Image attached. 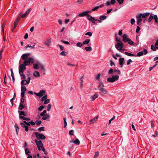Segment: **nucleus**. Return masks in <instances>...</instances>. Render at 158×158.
Segmentation results:
<instances>
[{
	"instance_id": "774afa93",
	"label": "nucleus",
	"mask_w": 158,
	"mask_h": 158,
	"mask_svg": "<svg viewBox=\"0 0 158 158\" xmlns=\"http://www.w3.org/2000/svg\"><path fill=\"white\" fill-rule=\"evenodd\" d=\"M119 4H122L124 1V0H116Z\"/></svg>"
},
{
	"instance_id": "de8ad7c7",
	"label": "nucleus",
	"mask_w": 158,
	"mask_h": 158,
	"mask_svg": "<svg viewBox=\"0 0 158 158\" xmlns=\"http://www.w3.org/2000/svg\"><path fill=\"white\" fill-rule=\"evenodd\" d=\"M99 154V152H95V154L94 155V158H97Z\"/></svg>"
},
{
	"instance_id": "f03ea898",
	"label": "nucleus",
	"mask_w": 158,
	"mask_h": 158,
	"mask_svg": "<svg viewBox=\"0 0 158 158\" xmlns=\"http://www.w3.org/2000/svg\"><path fill=\"white\" fill-rule=\"evenodd\" d=\"M98 87L99 90L102 93L105 94H108V91L104 88V85L101 81H99Z\"/></svg>"
},
{
	"instance_id": "e2e57ef3",
	"label": "nucleus",
	"mask_w": 158,
	"mask_h": 158,
	"mask_svg": "<svg viewBox=\"0 0 158 158\" xmlns=\"http://www.w3.org/2000/svg\"><path fill=\"white\" fill-rule=\"evenodd\" d=\"M135 22V20L134 19H131V23L132 25L134 24Z\"/></svg>"
},
{
	"instance_id": "13d9d810",
	"label": "nucleus",
	"mask_w": 158,
	"mask_h": 158,
	"mask_svg": "<svg viewBox=\"0 0 158 158\" xmlns=\"http://www.w3.org/2000/svg\"><path fill=\"white\" fill-rule=\"evenodd\" d=\"M92 33L91 32H89L85 33V35H89L90 37L92 35Z\"/></svg>"
},
{
	"instance_id": "a211bd4d",
	"label": "nucleus",
	"mask_w": 158,
	"mask_h": 158,
	"mask_svg": "<svg viewBox=\"0 0 158 158\" xmlns=\"http://www.w3.org/2000/svg\"><path fill=\"white\" fill-rule=\"evenodd\" d=\"M98 116H97L94 117L93 119H91L89 121L90 124L94 123L98 119Z\"/></svg>"
},
{
	"instance_id": "4be33fe9",
	"label": "nucleus",
	"mask_w": 158,
	"mask_h": 158,
	"mask_svg": "<svg viewBox=\"0 0 158 158\" xmlns=\"http://www.w3.org/2000/svg\"><path fill=\"white\" fill-rule=\"evenodd\" d=\"M150 15L149 12H147L142 14V18L146 19Z\"/></svg>"
},
{
	"instance_id": "2f4dec72",
	"label": "nucleus",
	"mask_w": 158,
	"mask_h": 158,
	"mask_svg": "<svg viewBox=\"0 0 158 158\" xmlns=\"http://www.w3.org/2000/svg\"><path fill=\"white\" fill-rule=\"evenodd\" d=\"M153 14H151V15L149 18L148 19V22H150L152 20L153 18V17L152 15Z\"/></svg>"
},
{
	"instance_id": "ddd939ff",
	"label": "nucleus",
	"mask_w": 158,
	"mask_h": 158,
	"mask_svg": "<svg viewBox=\"0 0 158 158\" xmlns=\"http://www.w3.org/2000/svg\"><path fill=\"white\" fill-rule=\"evenodd\" d=\"M87 17H89V18L87 19L88 20H89V21H91L93 23L95 24V20H97V19H95L90 15H88Z\"/></svg>"
},
{
	"instance_id": "39448f33",
	"label": "nucleus",
	"mask_w": 158,
	"mask_h": 158,
	"mask_svg": "<svg viewBox=\"0 0 158 158\" xmlns=\"http://www.w3.org/2000/svg\"><path fill=\"white\" fill-rule=\"evenodd\" d=\"M35 141L37 146L38 150L40 151L41 150V149H42L44 147L42 141L40 140H38V139H35Z\"/></svg>"
},
{
	"instance_id": "393cba45",
	"label": "nucleus",
	"mask_w": 158,
	"mask_h": 158,
	"mask_svg": "<svg viewBox=\"0 0 158 158\" xmlns=\"http://www.w3.org/2000/svg\"><path fill=\"white\" fill-rule=\"evenodd\" d=\"M50 118V116L48 114H45L43 116L42 119L43 120H45L48 118Z\"/></svg>"
},
{
	"instance_id": "69168bd1",
	"label": "nucleus",
	"mask_w": 158,
	"mask_h": 158,
	"mask_svg": "<svg viewBox=\"0 0 158 158\" xmlns=\"http://www.w3.org/2000/svg\"><path fill=\"white\" fill-rule=\"evenodd\" d=\"M50 102V99H47L44 101V104H46L49 103Z\"/></svg>"
},
{
	"instance_id": "0e129e2a",
	"label": "nucleus",
	"mask_w": 158,
	"mask_h": 158,
	"mask_svg": "<svg viewBox=\"0 0 158 158\" xmlns=\"http://www.w3.org/2000/svg\"><path fill=\"white\" fill-rule=\"evenodd\" d=\"M44 106H41L40 107H39L38 108V110L40 111H41L43 109H44Z\"/></svg>"
},
{
	"instance_id": "4468645a",
	"label": "nucleus",
	"mask_w": 158,
	"mask_h": 158,
	"mask_svg": "<svg viewBox=\"0 0 158 158\" xmlns=\"http://www.w3.org/2000/svg\"><path fill=\"white\" fill-rule=\"evenodd\" d=\"M119 64L121 65V67L122 68L123 67V65L125 62L124 59L123 58H119Z\"/></svg>"
},
{
	"instance_id": "6ab92c4d",
	"label": "nucleus",
	"mask_w": 158,
	"mask_h": 158,
	"mask_svg": "<svg viewBox=\"0 0 158 158\" xmlns=\"http://www.w3.org/2000/svg\"><path fill=\"white\" fill-rule=\"evenodd\" d=\"M21 17H20V15L16 19L15 22L14 23V27H15L18 24V22L19 20V19L21 18Z\"/></svg>"
},
{
	"instance_id": "f704fd0d",
	"label": "nucleus",
	"mask_w": 158,
	"mask_h": 158,
	"mask_svg": "<svg viewBox=\"0 0 158 158\" xmlns=\"http://www.w3.org/2000/svg\"><path fill=\"white\" fill-rule=\"evenodd\" d=\"M64 125V128H65L67 125V123L66 122V118H63Z\"/></svg>"
},
{
	"instance_id": "473e14b6",
	"label": "nucleus",
	"mask_w": 158,
	"mask_h": 158,
	"mask_svg": "<svg viewBox=\"0 0 158 158\" xmlns=\"http://www.w3.org/2000/svg\"><path fill=\"white\" fill-rule=\"evenodd\" d=\"M27 90V89L25 86H22L21 87V92H25Z\"/></svg>"
},
{
	"instance_id": "c756f323",
	"label": "nucleus",
	"mask_w": 158,
	"mask_h": 158,
	"mask_svg": "<svg viewBox=\"0 0 158 158\" xmlns=\"http://www.w3.org/2000/svg\"><path fill=\"white\" fill-rule=\"evenodd\" d=\"M20 119H23V120H25L27 121H29L30 120V119L29 118H26L23 116H20Z\"/></svg>"
},
{
	"instance_id": "8fccbe9b",
	"label": "nucleus",
	"mask_w": 158,
	"mask_h": 158,
	"mask_svg": "<svg viewBox=\"0 0 158 158\" xmlns=\"http://www.w3.org/2000/svg\"><path fill=\"white\" fill-rule=\"evenodd\" d=\"M151 49L153 51H155L156 50V48L154 45H152L151 46Z\"/></svg>"
},
{
	"instance_id": "412c9836",
	"label": "nucleus",
	"mask_w": 158,
	"mask_h": 158,
	"mask_svg": "<svg viewBox=\"0 0 158 158\" xmlns=\"http://www.w3.org/2000/svg\"><path fill=\"white\" fill-rule=\"evenodd\" d=\"M18 113H19V117H20V116H22V115H23L25 116H26L27 115V114H26V113L25 112L23 111H18Z\"/></svg>"
},
{
	"instance_id": "09e8293b",
	"label": "nucleus",
	"mask_w": 158,
	"mask_h": 158,
	"mask_svg": "<svg viewBox=\"0 0 158 158\" xmlns=\"http://www.w3.org/2000/svg\"><path fill=\"white\" fill-rule=\"evenodd\" d=\"M141 17H142V14L141 13H139L138 15L136 16V17L137 19L141 18Z\"/></svg>"
},
{
	"instance_id": "e433bc0d",
	"label": "nucleus",
	"mask_w": 158,
	"mask_h": 158,
	"mask_svg": "<svg viewBox=\"0 0 158 158\" xmlns=\"http://www.w3.org/2000/svg\"><path fill=\"white\" fill-rule=\"evenodd\" d=\"M47 96L46 95H45L41 99V101H44L47 99Z\"/></svg>"
},
{
	"instance_id": "c03bdc74",
	"label": "nucleus",
	"mask_w": 158,
	"mask_h": 158,
	"mask_svg": "<svg viewBox=\"0 0 158 158\" xmlns=\"http://www.w3.org/2000/svg\"><path fill=\"white\" fill-rule=\"evenodd\" d=\"M52 107V105L50 104H49L48 106L47 110L48 111H49L50 110V109Z\"/></svg>"
},
{
	"instance_id": "6e6d98bb",
	"label": "nucleus",
	"mask_w": 158,
	"mask_h": 158,
	"mask_svg": "<svg viewBox=\"0 0 158 158\" xmlns=\"http://www.w3.org/2000/svg\"><path fill=\"white\" fill-rule=\"evenodd\" d=\"M138 20L137 22V24L138 25H139V23L142 21V19L141 18L138 19Z\"/></svg>"
},
{
	"instance_id": "bb28decb",
	"label": "nucleus",
	"mask_w": 158,
	"mask_h": 158,
	"mask_svg": "<svg viewBox=\"0 0 158 158\" xmlns=\"http://www.w3.org/2000/svg\"><path fill=\"white\" fill-rule=\"evenodd\" d=\"M39 64H33V67L34 69H39Z\"/></svg>"
},
{
	"instance_id": "a878e982",
	"label": "nucleus",
	"mask_w": 158,
	"mask_h": 158,
	"mask_svg": "<svg viewBox=\"0 0 158 158\" xmlns=\"http://www.w3.org/2000/svg\"><path fill=\"white\" fill-rule=\"evenodd\" d=\"M90 40L89 39H87L85 40L83 42V45L85 44H87L88 45H89V44H88L90 42Z\"/></svg>"
},
{
	"instance_id": "f257e3e1",
	"label": "nucleus",
	"mask_w": 158,
	"mask_h": 158,
	"mask_svg": "<svg viewBox=\"0 0 158 158\" xmlns=\"http://www.w3.org/2000/svg\"><path fill=\"white\" fill-rule=\"evenodd\" d=\"M30 53L24 54L21 56L22 59L24 60L23 63L20 64V61L19 62V72L21 78H24V75L23 74L24 71L26 69V66L30 65L31 63H33L34 60L33 58H28V56L30 55Z\"/></svg>"
},
{
	"instance_id": "72a5a7b5",
	"label": "nucleus",
	"mask_w": 158,
	"mask_h": 158,
	"mask_svg": "<svg viewBox=\"0 0 158 158\" xmlns=\"http://www.w3.org/2000/svg\"><path fill=\"white\" fill-rule=\"evenodd\" d=\"M67 54V52L65 51H62L60 53V55L64 56H66Z\"/></svg>"
},
{
	"instance_id": "864d4df0",
	"label": "nucleus",
	"mask_w": 158,
	"mask_h": 158,
	"mask_svg": "<svg viewBox=\"0 0 158 158\" xmlns=\"http://www.w3.org/2000/svg\"><path fill=\"white\" fill-rule=\"evenodd\" d=\"M153 19L155 20L156 22L157 23L158 22V18L157 15H155L153 17Z\"/></svg>"
},
{
	"instance_id": "052dcab7",
	"label": "nucleus",
	"mask_w": 158,
	"mask_h": 158,
	"mask_svg": "<svg viewBox=\"0 0 158 158\" xmlns=\"http://www.w3.org/2000/svg\"><path fill=\"white\" fill-rule=\"evenodd\" d=\"M44 127H41L38 128V131H44Z\"/></svg>"
},
{
	"instance_id": "79ce46f5",
	"label": "nucleus",
	"mask_w": 158,
	"mask_h": 158,
	"mask_svg": "<svg viewBox=\"0 0 158 158\" xmlns=\"http://www.w3.org/2000/svg\"><path fill=\"white\" fill-rule=\"evenodd\" d=\"M101 76V74L100 73L98 74L97 76L96 77V79L97 80L100 81V77Z\"/></svg>"
},
{
	"instance_id": "aec40b11",
	"label": "nucleus",
	"mask_w": 158,
	"mask_h": 158,
	"mask_svg": "<svg viewBox=\"0 0 158 158\" xmlns=\"http://www.w3.org/2000/svg\"><path fill=\"white\" fill-rule=\"evenodd\" d=\"M116 69H110L108 72V73L109 74H114V73H115Z\"/></svg>"
},
{
	"instance_id": "603ef678",
	"label": "nucleus",
	"mask_w": 158,
	"mask_h": 158,
	"mask_svg": "<svg viewBox=\"0 0 158 158\" xmlns=\"http://www.w3.org/2000/svg\"><path fill=\"white\" fill-rule=\"evenodd\" d=\"M15 128L17 134H18V130L19 129V128L16 125H15Z\"/></svg>"
},
{
	"instance_id": "5fc2aeb1",
	"label": "nucleus",
	"mask_w": 158,
	"mask_h": 158,
	"mask_svg": "<svg viewBox=\"0 0 158 158\" xmlns=\"http://www.w3.org/2000/svg\"><path fill=\"white\" fill-rule=\"evenodd\" d=\"M35 94L37 96H39L40 97H41L43 95V94H42L40 92H39L38 93H35Z\"/></svg>"
},
{
	"instance_id": "cd10ccee",
	"label": "nucleus",
	"mask_w": 158,
	"mask_h": 158,
	"mask_svg": "<svg viewBox=\"0 0 158 158\" xmlns=\"http://www.w3.org/2000/svg\"><path fill=\"white\" fill-rule=\"evenodd\" d=\"M85 49L87 52H90L92 51V48L91 47H86L85 48Z\"/></svg>"
},
{
	"instance_id": "ea45409f",
	"label": "nucleus",
	"mask_w": 158,
	"mask_h": 158,
	"mask_svg": "<svg viewBox=\"0 0 158 158\" xmlns=\"http://www.w3.org/2000/svg\"><path fill=\"white\" fill-rule=\"evenodd\" d=\"M25 151L26 154L27 155H29L30 153L29 151L28 148H26L25 149Z\"/></svg>"
},
{
	"instance_id": "2eb2a0df",
	"label": "nucleus",
	"mask_w": 158,
	"mask_h": 158,
	"mask_svg": "<svg viewBox=\"0 0 158 158\" xmlns=\"http://www.w3.org/2000/svg\"><path fill=\"white\" fill-rule=\"evenodd\" d=\"M70 143H73L76 145H79L80 143L79 140L77 138L74 141H69Z\"/></svg>"
},
{
	"instance_id": "b1692460",
	"label": "nucleus",
	"mask_w": 158,
	"mask_h": 158,
	"mask_svg": "<svg viewBox=\"0 0 158 158\" xmlns=\"http://www.w3.org/2000/svg\"><path fill=\"white\" fill-rule=\"evenodd\" d=\"M33 76L35 77H38L40 76V74L38 72L35 71L33 73Z\"/></svg>"
},
{
	"instance_id": "bf43d9fd",
	"label": "nucleus",
	"mask_w": 158,
	"mask_h": 158,
	"mask_svg": "<svg viewBox=\"0 0 158 158\" xmlns=\"http://www.w3.org/2000/svg\"><path fill=\"white\" fill-rule=\"evenodd\" d=\"M41 121H39V120H37L35 122V123L37 125H39L41 123Z\"/></svg>"
},
{
	"instance_id": "3c124183",
	"label": "nucleus",
	"mask_w": 158,
	"mask_h": 158,
	"mask_svg": "<svg viewBox=\"0 0 158 158\" xmlns=\"http://www.w3.org/2000/svg\"><path fill=\"white\" fill-rule=\"evenodd\" d=\"M46 113V110H44L43 112L40 114V115L41 116H43L45 115V114Z\"/></svg>"
},
{
	"instance_id": "c9c22d12",
	"label": "nucleus",
	"mask_w": 158,
	"mask_h": 158,
	"mask_svg": "<svg viewBox=\"0 0 158 158\" xmlns=\"http://www.w3.org/2000/svg\"><path fill=\"white\" fill-rule=\"evenodd\" d=\"M83 45V43L78 42L76 44L77 46L79 47H81Z\"/></svg>"
},
{
	"instance_id": "a19ab883",
	"label": "nucleus",
	"mask_w": 158,
	"mask_h": 158,
	"mask_svg": "<svg viewBox=\"0 0 158 158\" xmlns=\"http://www.w3.org/2000/svg\"><path fill=\"white\" fill-rule=\"evenodd\" d=\"M24 107V105L22 103H20L19 108L20 110H22Z\"/></svg>"
},
{
	"instance_id": "58836bf2",
	"label": "nucleus",
	"mask_w": 158,
	"mask_h": 158,
	"mask_svg": "<svg viewBox=\"0 0 158 158\" xmlns=\"http://www.w3.org/2000/svg\"><path fill=\"white\" fill-rule=\"evenodd\" d=\"M39 65L40 66H41V69L42 70L44 71H45V69L44 68V66L42 64L40 63H39Z\"/></svg>"
},
{
	"instance_id": "1a4fd4ad",
	"label": "nucleus",
	"mask_w": 158,
	"mask_h": 158,
	"mask_svg": "<svg viewBox=\"0 0 158 158\" xmlns=\"http://www.w3.org/2000/svg\"><path fill=\"white\" fill-rule=\"evenodd\" d=\"M27 123V122H26V121H24L23 123H20L21 125L23 127L25 128V131H28L29 130V128L26 125Z\"/></svg>"
},
{
	"instance_id": "20e7f679",
	"label": "nucleus",
	"mask_w": 158,
	"mask_h": 158,
	"mask_svg": "<svg viewBox=\"0 0 158 158\" xmlns=\"http://www.w3.org/2000/svg\"><path fill=\"white\" fill-rule=\"evenodd\" d=\"M119 78L118 76L113 75L111 77H109L107 79V81L110 82H114L118 80Z\"/></svg>"
},
{
	"instance_id": "0eeeda50",
	"label": "nucleus",
	"mask_w": 158,
	"mask_h": 158,
	"mask_svg": "<svg viewBox=\"0 0 158 158\" xmlns=\"http://www.w3.org/2000/svg\"><path fill=\"white\" fill-rule=\"evenodd\" d=\"M35 135L36 137L39 139L44 140L46 138V137L44 135L40 134L38 132H35Z\"/></svg>"
},
{
	"instance_id": "f8f14e48",
	"label": "nucleus",
	"mask_w": 158,
	"mask_h": 158,
	"mask_svg": "<svg viewBox=\"0 0 158 158\" xmlns=\"http://www.w3.org/2000/svg\"><path fill=\"white\" fill-rule=\"evenodd\" d=\"M51 39L50 38L47 39L44 43L45 45L48 47L49 46L51 43Z\"/></svg>"
},
{
	"instance_id": "423d86ee",
	"label": "nucleus",
	"mask_w": 158,
	"mask_h": 158,
	"mask_svg": "<svg viewBox=\"0 0 158 158\" xmlns=\"http://www.w3.org/2000/svg\"><path fill=\"white\" fill-rule=\"evenodd\" d=\"M123 46V44L121 41H119L118 42H117L115 45V48L120 52H121V51L122 50Z\"/></svg>"
},
{
	"instance_id": "4c0bfd02",
	"label": "nucleus",
	"mask_w": 158,
	"mask_h": 158,
	"mask_svg": "<svg viewBox=\"0 0 158 158\" xmlns=\"http://www.w3.org/2000/svg\"><path fill=\"white\" fill-rule=\"evenodd\" d=\"M124 54L127 55L129 56H134V55L133 54H131V53H128L127 52H124Z\"/></svg>"
},
{
	"instance_id": "7c9ffc66",
	"label": "nucleus",
	"mask_w": 158,
	"mask_h": 158,
	"mask_svg": "<svg viewBox=\"0 0 158 158\" xmlns=\"http://www.w3.org/2000/svg\"><path fill=\"white\" fill-rule=\"evenodd\" d=\"M106 16L104 15L101 16L99 17V19L102 20L106 19Z\"/></svg>"
},
{
	"instance_id": "a18cd8bd",
	"label": "nucleus",
	"mask_w": 158,
	"mask_h": 158,
	"mask_svg": "<svg viewBox=\"0 0 158 158\" xmlns=\"http://www.w3.org/2000/svg\"><path fill=\"white\" fill-rule=\"evenodd\" d=\"M5 23H3L2 27V31H3V34H4V28L5 27Z\"/></svg>"
},
{
	"instance_id": "9b49d317",
	"label": "nucleus",
	"mask_w": 158,
	"mask_h": 158,
	"mask_svg": "<svg viewBox=\"0 0 158 158\" xmlns=\"http://www.w3.org/2000/svg\"><path fill=\"white\" fill-rule=\"evenodd\" d=\"M116 2L115 0H111L110 1H107L105 3V5L107 6H109L110 4H114Z\"/></svg>"
},
{
	"instance_id": "4d7b16f0",
	"label": "nucleus",
	"mask_w": 158,
	"mask_h": 158,
	"mask_svg": "<svg viewBox=\"0 0 158 158\" xmlns=\"http://www.w3.org/2000/svg\"><path fill=\"white\" fill-rule=\"evenodd\" d=\"M155 46L156 48L157 49H158V40H156V43L155 44Z\"/></svg>"
},
{
	"instance_id": "f3484780",
	"label": "nucleus",
	"mask_w": 158,
	"mask_h": 158,
	"mask_svg": "<svg viewBox=\"0 0 158 158\" xmlns=\"http://www.w3.org/2000/svg\"><path fill=\"white\" fill-rule=\"evenodd\" d=\"M123 37V42L124 43H126L127 42V35L126 34H123L122 36Z\"/></svg>"
},
{
	"instance_id": "6e6552de",
	"label": "nucleus",
	"mask_w": 158,
	"mask_h": 158,
	"mask_svg": "<svg viewBox=\"0 0 158 158\" xmlns=\"http://www.w3.org/2000/svg\"><path fill=\"white\" fill-rule=\"evenodd\" d=\"M148 53V51L147 49H144L143 51L139 52L137 54L136 56H140L143 55H145Z\"/></svg>"
},
{
	"instance_id": "9d476101",
	"label": "nucleus",
	"mask_w": 158,
	"mask_h": 158,
	"mask_svg": "<svg viewBox=\"0 0 158 158\" xmlns=\"http://www.w3.org/2000/svg\"><path fill=\"white\" fill-rule=\"evenodd\" d=\"M90 11L89 10H87L83 12L82 13H80L79 15V17H83L85 16H87L88 15H88V14L90 12Z\"/></svg>"
},
{
	"instance_id": "680f3d73",
	"label": "nucleus",
	"mask_w": 158,
	"mask_h": 158,
	"mask_svg": "<svg viewBox=\"0 0 158 158\" xmlns=\"http://www.w3.org/2000/svg\"><path fill=\"white\" fill-rule=\"evenodd\" d=\"M98 8H99L98 6H96L94 7V8H92V10L93 11H96V10H97Z\"/></svg>"
},
{
	"instance_id": "338daca9",
	"label": "nucleus",
	"mask_w": 158,
	"mask_h": 158,
	"mask_svg": "<svg viewBox=\"0 0 158 158\" xmlns=\"http://www.w3.org/2000/svg\"><path fill=\"white\" fill-rule=\"evenodd\" d=\"M58 46L60 47L61 50H63L64 49V47L62 46L59 44H58Z\"/></svg>"
},
{
	"instance_id": "5701e85b",
	"label": "nucleus",
	"mask_w": 158,
	"mask_h": 158,
	"mask_svg": "<svg viewBox=\"0 0 158 158\" xmlns=\"http://www.w3.org/2000/svg\"><path fill=\"white\" fill-rule=\"evenodd\" d=\"M98 96V94H95L94 95L92 96L90 98V99L92 100H94Z\"/></svg>"
},
{
	"instance_id": "37998d69",
	"label": "nucleus",
	"mask_w": 158,
	"mask_h": 158,
	"mask_svg": "<svg viewBox=\"0 0 158 158\" xmlns=\"http://www.w3.org/2000/svg\"><path fill=\"white\" fill-rule=\"evenodd\" d=\"M25 47H26V49H27L28 47L30 48L31 49H33V48H35V45H34L33 46H29L28 45H27V46H26Z\"/></svg>"
},
{
	"instance_id": "49530a36",
	"label": "nucleus",
	"mask_w": 158,
	"mask_h": 158,
	"mask_svg": "<svg viewBox=\"0 0 158 158\" xmlns=\"http://www.w3.org/2000/svg\"><path fill=\"white\" fill-rule=\"evenodd\" d=\"M74 131L73 130H70L69 132V134L71 135H74Z\"/></svg>"
},
{
	"instance_id": "dca6fc26",
	"label": "nucleus",
	"mask_w": 158,
	"mask_h": 158,
	"mask_svg": "<svg viewBox=\"0 0 158 158\" xmlns=\"http://www.w3.org/2000/svg\"><path fill=\"white\" fill-rule=\"evenodd\" d=\"M31 8L29 9L24 14L22 15L21 16V18H24L25 17L26 15L28 14L31 11Z\"/></svg>"
},
{
	"instance_id": "c85d7f7f",
	"label": "nucleus",
	"mask_w": 158,
	"mask_h": 158,
	"mask_svg": "<svg viewBox=\"0 0 158 158\" xmlns=\"http://www.w3.org/2000/svg\"><path fill=\"white\" fill-rule=\"evenodd\" d=\"M127 40V42L128 44L130 45H132L134 43V42L131 40V39L130 38H128Z\"/></svg>"
},
{
	"instance_id": "7ed1b4c3",
	"label": "nucleus",
	"mask_w": 158,
	"mask_h": 158,
	"mask_svg": "<svg viewBox=\"0 0 158 158\" xmlns=\"http://www.w3.org/2000/svg\"><path fill=\"white\" fill-rule=\"evenodd\" d=\"M30 73H28V74L27 75V80H26L27 78L25 76H24V78H21V79L22 80L21 82V85H26L29 83L31 80V77H30Z\"/></svg>"
}]
</instances>
